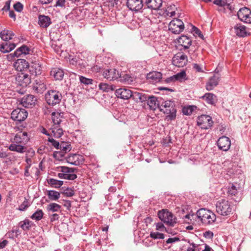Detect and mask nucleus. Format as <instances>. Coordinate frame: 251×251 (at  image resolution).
<instances>
[{
    "instance_id": "nucleus-1",
    "label": "nucleus",
    "mask_w": 251,
    "mask_h": 251,
    "mask_svg": "<svg viewBox=\"0 0 251 251\" xmlns=\"http://www.w3.org/2000/svg\"><path fill=\"white\" fill-rule=\"evenodd\" d=\"M176 205L175 215H174V224L179 223H189V221L197 217L204 226L210 225L214 223L216 219L215 214L210 210L205 208L198 210L196 215L191 214L183 203H179V198L176 197L174 200Z\"/></svg>"
},
{
    "instance_id": "nucleus-2",
    "label": "nucleus",
    "mask_w": 251,
    "mask_h": 251,
    "mask_svg": "<svg viewBox=\"0 0 251 251\" xmlns=\"http://www.w3.org/2000/svg\"><path fill=\"white\" fill-rule=\"evenodd\" d=\"M146 101L151 110H155L156 108H159L161 111L168 115L170 119L173 118V112H172L173 105L170 100L162 102L160 106L157 98L154 96L148 97Z\"/></svg>"
},
{
    "instance_id": "nucleus-3",
    "label": "nucleus",
    "mask_w": 251,
    "mask_h": 251,
    "mask_svg": "<svg viewBox=\"0 0 251 251\" xmlns=\"http://www.w3.org/2000/svg\"><path fill=\"white\" fill-rule=\"evenodd\" d=\"M51 118L53 123V125L50 128V130H51V135L55 138H60L63 133V130L60 126L63 118V113L53 112L51 113Z\"/></svg>"
},
{
    "instance_id": "nucleus-4",
    "label": "nucleus",
    "mask_w": 251,
    "mask_h": 251,
    "mask_svg": "<svg viewBox=\"0 0 251 251\" xmlns=\"http://www.w3.org/2000/svg\"><path fill=\"white\" fill-rule=\"evenodd\" d=\"M233 207L231 202L226 199L220 200L216 203V212L223 216L232 214Z\"/></svg>"
},
{
    "instance_id": "nucleus-5",
    "label": "nucleus",
    "mask_w": 251,
    "mask_h": 251,
    "mask_svg": "<svg viewBox=\"0 0 251 251\" xmlns=\"http://www.w3.org/2000/svg\"><path fill=\"white\" fill-rule=\"evenodd\" d=\"M184 14L179 13L176 9V12L174 11V34H178L182 32L184 29V24L182 18Z\"/></svg>"
},
{
    "instance_id": "nucleus-6",
    "label": "nucleus",
    "mask_w": 251,
    "mask_h": 251,
    "mask_svg": "<svg viewBox=\"0 0 251 251\" xmlns=\"http://www.w3.org/2000/svg\"><path fill=\"white\" fill-rule=\"evenodd\" d=\"M45 99L49 105H54L60 102L62 99V94L58 91L51 90L45 95Z\"/></svg>"
},
{
    "instance_id": "nucleus-7",
    "label": "nucleus",
    "mask_w": 251,
    "mask_h": 251,
    "mask_svg": "<svg viewBox=\"0 0 251 251\" xmlns=\"http://www.w3.org/2000/svg\"><path fill=\"white\" fill-rule=\"evenodd\" d=\"M197 125L202 129H207L212 126L213 121L210 116L206 115H202L198 117Z\"/></svg>"
},
{
    "instance_id": "nucleus-8",
    "label": "nucleus",
    "mask_w": 251,
    "mask_h": 251,
    "mask_svg": "<svg viewBox=\"0 0 251 251\" xmlns=\"http://www.w3.org/2000/svg\"><path fill=\"white\" fill-rule=\"evenodd\" d=\"M28 115L27 112L24 109L17 108L11 114V118L15 121L21 122L25 121Z\"/></svg>"
},
{
    "instance_id": "nucleus-9",
    "label": "nucleus",
    "mask_w": 251,
    "mask_h": 251,
    "mask_svg": "<svg viewBox=\"0 0 251 251\" xmlns=\"http://www.w3.org/2000/svg\"><path fill=\"white\" fill-rule=\"evenodd\" d=\"M176 40V41H175L174 42L177 44L175 45L176 48H178L179 47H181L179 49L180 50L188 49L192 44L191 39L185 35H181Z\"/></svg>"
},
{
    "instance_id": "nucleus-10",
    "label": "nucleus",
    "mask_w": 251,
    "mask_h": 251,
    "mask_svg": "<svg viewBox=\"0 0 251 251\" xmlns=\"http://www.w3.org/2000/svg\"><path fill=\"white\" fill-rule=\"evenodd\" d=\"M237 16L240 21L246 23H251V10L249 8L246 7L240 8Z\"/></svg>"
},
{
    "instance_id": "nucleus-11",
    "label": "nucleus",
    "mask_w": 251,
    "mask_h": 251,
    "mask_svg": "<svg viewBox=\"0 0 251 251\" xmlns=\"http://www.w3.org/2000/svg\"><path fill=\"white\" fill-rule=\"evenodd\" d=\"M29 140V136L26 132H19L15 134L11 142L25 146Z\"/></svg>"
},
{
    "instance_id": "nucleus-12",
    "label": "nucleus",
    "mask_w": 251,
    "mask_h": 251,
    "mask_svg": "<svg viewBox=\"0 0 251 251\" xmlns=\"http://www.w3.org/2000/svg\"><path fill=\"white\" fill-rule=\"evenodd\" d=\"M217 145L220 150L227 151L231 146L230 139L225 136L220 137L217 141Z\"/></svg>"
},
{
    "instance_id": "nucleus-13",
    "label": "nucleus",
    "mask_w": 251,
    "mask_h": 251,
    "mask_svg": "<svg viewBox=\"0 0 251 251\" xmlns=\"http://www.w3.org/2000/svg\"><path fill=\"white\" fill-rule=\"evenodd\" d=\"M187 62V56L184 53H178L174 55V66L183 67Z\"/></svg>"
},
{
    "instance_id": "nucleus-14",
    "label": "nucleus",
    "mask_w": 251,
    "mask_h": 251,
    "mask_svg": "<svg viewBox=\"0 0 251 251\" xmlns=\"http://www.w3.org/2000/svg\"><path fill=\"white\" fill-rule=\"evenodd\" d=\"M72 149L71 144L69 143L62 142L60 143L59 150L60 151H55L53 153V156L55 158L62 157L65 153L69 152Z\"/></svg>"
},
{
    "instance_id": "nucleus-15",
    "label": "nucleus",
    "mask_w": 251,
    "mask_h": 251,
    "mask_svg": "<svg viewBox=\"0 0 251 251\" xmlns=\"http://www.w3.org/2000/svg\"><path fill=\"white\" fill-rule=\"evenodd\" d=\"M102 75L109 80H114L121 77L118 71L115 69H109L103 71Z\"/></svg>"
},
{
    "instance_id": "nucleus-16",
    "label": "nucleus",
    "mask_w": 251,
    "mask_h": 251,
    "mask_svg": "<svg viewBox=\"0 0 251 251\" xmlns=\"http://www.w3.org/2000/svg\"><path fill=\"white\" fill-rule=\"evenodd\" d=\"M16 79L17 81L19 82V84L23 87L27 86L31 82V78L29 75L23 72L17 75Z\"/></svg>"
},
{
    "instance_id": "nucleus-17",
    "label": "nucleus",
    "mask_w": 251,
    "mask_h": 251,
    "mask_svg": "<svg viewBox=\"0 0 251 251\" xmlns=\"http://www.w3.org/2000/svg\"><path fill=\"white\" fill-rule=\"evenodd\" d=\"M37 100L32 95H28L23 97L21 100V103L26 108H31L34 106Z\"/></svg>"
},
{
    "instance_id": "nucleus-18",
    "label": "nucleus",
    "mask_w": 251,
    "mask_h": 251,
    "mask_svg": "<svg viewBox=\"0 0 251 251\" xmlns=\"http://www.w3.org/2000/svg\"><path fill=\"white\" fill-rule=\"evenodd\" d=\"M158 216L161 221L169 225H173V216L171 213L163 209L158 212Z\"/></svg>"
},
{
    "instance_id": "nucleus-19",
    "label": "nucleus",
    "mask_w": 251,
    "mask_h": 251,
    "mask_svg": "<svg viewBox=\"0 0 251 251\" xmlns=\"http://www.w3.org/2000/svg\"><path fill=\"white\" fill-rule=\"evenodd\" d=\"M126 5L131 11H138L143 6L142 0H127Z\"/></svg>"
},
{
    "instance_id": "nucleus-20",
    "label": "nucleus",
    "mask_w": 251,
    "mask_h": 251,
    "mask_svg": "<svg viewBox=\"0 0 251 251\" xmlns=\"http://www.w3.org/2000/svg\"><path fill=\"white\" fill-rule=\"evenodd\" d=\"M116 96L122 99L128 100L132 96V91L125 88H121L116 90Z\"/></svg>"
},
{
    "instance_id": "nucleus-21",
    "label": "nucleus",
    "mask_w": 251,
    "mask_h": 251,
    "mask_svg": "<svg viewBox=\"0 0 251 251\" xmlns=\"http://www.w3.org/2000/svg\"><path fill=\"white\" fill-rule=\"evenodd\" d=\"M28 63L24 59H18L14 63L13 66L16 70L21 72L28 69Z\"/></svg>"
},
{
    "instance_id": "nucleus-22",
    "label": "nucleus",
    "mask_w": 251,
    "mask_h": 251,
    "mask_svg": "<svg viewBox=\"0 0 251 251\" xmlns=\"http://www.w3.org/2000/svg\"><path fill=\"white\" fill-rule=\"evenodd\" d=\"M234 29L236 35L240 37H245L250 34L247 31L246 27L241 24H236L234 26Z\"/></svg>"
},
{
    "instance_id": "nucleus-23",
    "label": "nucleus",
    "mask_w": 251,
    "mask_h": 251,
    "mask_svg": "<svg viewBox=\"0 0 251 251\" xmlns=\"http://www.w3.org/2000/svg\"><path fill=\"white\" fill-rule=\"evenodd\" d=\"M220 81L219 76L214 75L209 78L208 82L206 83L205 88L208 91L212 90L214 88L218 85Z\"/></svg>"
},
{
    "instance_id": "nucleus-24",
    "label": "nucleus",
    "mask_w": 251,
    "mask_h": 251,
    "mask_svg": "<svg viewBox=\"0 0 251 251\" xmlns=\"http://www.w3.org/2000/svg\"><path fill=\"white\" fill-rule=\"evenodd\" d=\"M28 70L31 74L37 75L41 74L42 67L38 62H32L30 65L28 64Z\"/></svg>"
},
{
    "instance_id": "nucleus-25",
    "label": "nucleus",
    "mask_w": 251,
    "mask_h": 251,
    "mask_svg": "<svg viewBox=\"0 0 251 251\" xmlns=\"http://www.w3.org/2000/svg\"><path fill=\"white\" fill-rule=\"evenodd\" d=\"M11 142V144H10L8 147V149L10 151H15L19 153H23L25 152L26 148L25 146L14 143L13 142Z\"/></svg>"
},
{
    "instance_id": "nucleus-26",
    "label": "nucleus",
    "mask_w": 251,
    "mask_h": 251,
    "mask_svg": "<svg viewBox=\"0 0 251 251\" xmlns=\"http://www.w3.org/2000/svg\"><path fill=\"white\" fill-rule=\"evenodd\" d=\"M83 157L77 154H73L69 156L67 158V162L74 165L77 166L83 161Z\"/></svg>"
},
{
    "instance_id": "nucleus-27",
    "label": "nucleus",
    "mask_w": 251,
    "mask_h": 251,
    "mask_svg": "<svg viewBox=\"0 0 251 251\" xmlns=\"http://www.w3.org/2000/svg\"><path fill=\"white\" fill-rule=\"evenodd\" d=\"M162 74L159 72L153 71L147 74V78L151 83H155L160 81Z\"/></svg>"
},
{
    "instance_id": "nucleus-28",
    "label": "nucleus",
    "mask_w": 251,
    "mask_h": 251,
    "mask_svg": "<svg viewBox=\"0 0 251 251\" xmlns=\"http://www.w3.org/2000/svg\"><path fill=\"white\" fill-rule=\"evenodd\" d=\"M145 3L149 8L153 10H158L162 5V0H146Z\"/></svg>"
},
{
    "instance_id": "nucleus-29",
    "label": "nucleus",
    "mask_w": 251,
    "mask_h": 251,
    "mask_svg": "<svg viewBox=\"0 0 251 251\" xmlns=\"http://www.w3.org/2000/svg\"><path fill=\"white\" fill-rule=\"evenodd\" d=\"M201 98L204 100L207 103L211 105L215 104L217 100L216 96L211 93H205Z\"/></svg>"
},
{
    "instance_id": "nucleus-30",
    "label": "nucleus",
    "mask_w": 251,
    "mask_h": 251,
    "mask_svg": "<svg viewBox=\"0 0 251 251\" xmlns=\"http://www.w3.org/2000/svg\"><path fill=\"white\" fill-rule=\"evenodd\" d=\"M50 75L51 76L53 77L55 80H61L63 78L64 73L62 69L58 68H54L50 71Z\"/></svg>"
},
{
    "instance_id": "nucleus-31",
    "label": "nucleus",
    "mask_w": 251,
    "mask_h": 251,
    "mask_svg": "<svg viewBox=\"0 0 251 251\" xmlns=\"http://www.w3.org/2000/svg\"><path fill=\"white\" fill-rule=\"evenodd\" d=\"M38 18V24L42 27L46 28L48 27L51 23L50 19L49 16L40 15Z\"/></svg>"
},
{
    "instance_id": "nucleus-32",
    "label": "nucleus",
    "mask_w": 251,
    "mask_h": 251,
    "mask_svg": "<svg viewBox=\"0 0 251 251\" xmlns=\"http://www.w3.org/2000/svg\"><path fill=\"white\" fill-rule=\"evenodd\" d=\"M188 78L186 75V71L184 69L176 75H174V81H178L180 82H185Z\"/></svg>"
},
{
    "instance_id": "nucleus-33",
    "label": "nucleus",
    "mask_w": 251,
    "mask_h": 251,
    "mask_svg": "<svg viewBox=\"0 0 251 251\" xmlns=\"http://www.w3.org/2000/svg\"><path fill=\"white\" fill-rule=\"evenodd\" d=\"M33 89L37 93H42L46 89V85L40 80H36L33 86Z\"/></svg>"
},
{
    "instance_id": "nucleus-34",
    "label": "nucleus",
    "mask_w": 251,
    "mask_h": 251,
    "mask_svg": "<svg viewBox=\"0 0 251 251\" xmlns=\"http://www.w3.org/2000/svg\"><path fill=\"white\" fill-rule=\"evenodd\" d=\"M16 47L14 43H4L0 45V50L3 53H6L11 51Z\"/></svg>"
},
{
    "instance_id": "nucleus-35",
    "label": "nucleus",
    "mask_w": 251,
    "mask_h": 251,
    "mask_svg": "<svg viewBox=\"0 0 251 251\" xmlns=\"http://www.w3.org/2000/svg\"><path fill=\"white\" fill-rule=\"evenodd\" d=\"M133 99L136 101L143 102L147 100L148 96L144 94L138 92H132Z\"/></svg>"
},
{
    "instance_id": "nucleus-36",
    "label": "nucleus",
    "mask_w": 251,
    "mask_h": 251,
    "mask_svg": "<svg viewBox=\"0 0 251 251\" xmlns=\"http://www.w3.org/2000/svg\"><path fill=\"white\" fill-rule=\"evenodd\" d=\"M29 50L28 48L26 46H22L20 48H19L16 50L13 53L10 54L12 56L18 57L22 54L26 55L29 53Z\"/></svg>"
},
{
    "instance_id": "nucleus-37",
    "label": "nucleus",
    "mask_w": 251,
    "mask_h": 251,
    "mask_svg": "<svg viewBox=\"0 0 251 251\" xmlns=\"http://www.w3.org/2000/svg\"><path fill=\"white\" fill-rule=\"evenodd\" d=\"M14 35L12 31L7 29L2 30L0 33V36L2 40L4 41H8L11 39Z\"/></svg>"
},
{
    "instance_id": "nucleus-38",
    "label": "nucleus",
    "mask_w": 251,
    "mask_h": 251,
    "mask_svg": "<svg viewBox=\"0 0 251 251\" xmlns=\"http://www.w3.org/2000/svg\"><path fill=\"white\" fill-rule=\"evenodd\" d=\"M47 195L48 198L52 201H57L60 197V193L54 190H49L47 191Z\"/></svg>"
},
{
    "instance_id": "nucleus-39",
    "label": "nucleus",
    "mask_w": 251,
    "mask_h": 251,
    "mask_svg": "<svg viewBox=\"0 0 251 251\" xmlns=\"http://www.w3.org/2000/svg\"><path fill=\"white\" fill-rule=\"evenodd\" d=\"M197 109V107L195 105H187L183 107L182 112L185 115H191L193 112Z\"/></svg>"
},
{
    "instance_id": "nucleus-40",
    "label": "nucleus",
    "mask_w": 251,
    "mask_h": 251,
    "mask_svg": "<svg viewBox=\"0 0 251 251\" xmlns=\"http://www.w3.org/2000/svg\"><path fill=\"white\" fill-rule=\"evenodd\" d=\"M48 183L51 187L55 188H60L63 184L62 180H57L54 178H50L47 180Z\"/></svg>"
},
{
    "instance_id": "nucleus-41",
    "label": "nucleus",
    "mask_w": 251,
    "mask_h": 251,
    "mask_svg": "<svg viewBox=\"0 0 251 251\" xmlns=\"http://www.w3.org/2000/svg\"><path fill=\"white\" fill-rule=\"evenodd\" d=\"M61 205L56 203H50L47 205V210L48 212H57L61 210Z\"/></svg>"
},
{
    "instance_id": "nucleus-42",
    "label": "nucleus",
    "mask_w": 251,
    "mask_h": 251,
    "mask_svg": "<svg viewBox=\"0 0 251 251\" xmlns=\"http://www.w3.org/2000/svg\"><path fill=\"white\" fill-rule=\"evenodd\" d=\"M51 47L54 49L55 51L59 53L62 51L61 50L62 44L59 40H52L51 43Z\"/></svg>"
},
{
    "instance_id": "nucleus-43",
    "label": "nucleus",
    "mask_w": 251,
    "mask_h": 251,
    "mask_svg": "<svg viewBox=\"0 0 251 251\" xmlns=\"http://www.w3.org/2000/svg\"><path fill=\"white\" fill-rule=\"evenodd\" d=\"M99 87L100 90L107 92L114 90V87L113 85L105 83H100Z\"/></svg>"
},
{
    "instance_id": "nucleus-44",
    "label": "nucleus",
    "mask_w": 251,
    "mask_h": 251,
    "mask_svg": "<svg viewBox=\"0 0 251 251\" xmlns=\"http://www.w3.org/2000/svg\"><path fill=\"white\" fill-rule=\"evenodd\" d=\"M21 227L24 230H28L33 226V223L29 220L25 219L20 223Z\"/></svg>"
},
{
    "instance_id": "nucleus-45",
    "label": "nucleus",
    "mask_w": 251,
    "mask_h": 251,
    "mask_svg": "<svg viewBox=\"0 0 251 251\" xmlns=\"http://www.w3.org/2000/svg\"><path fill=\"white\" fill-rule=\"evenodd\" d=\"M75 169L73 168H69L65 166H61L60 167L59 171L66 174L67 175H75L74 174Z\"/></svg>"
},
{
    "instance_id": "nucleus-46",
    "label": "nucleus",
    "mask_w": 251,
    "mask_h": 251,
    "mask_svg": "<svg viewBox=\"0 0 251 251\" xmlns=\"http://www.w3.org/2000/svg\"><path fill=\"white\" fill-rule=\"evenodd\" d=\"M58 176L60 178L71 180H73L75 179L77 177V176L76 175H67L66 174H64L63 172H61L58 174Z\"/></svg>"
},
{
    "instance_id": "nucleus-47",
    "label": "nucleus",
    "mask_w": 251,
    "mask_h": 251,
    "mask_svg": "<svg viewBox=\"0 0 251 251\" xmlns=\"http://www.w3.org/2000/svg\"><path fill=\"white\" fill-rule=\"evenodd\" d=\"M43 214L44 213L42 210L38 209L32 215L31 218L36 221H39L43 218Z\"/></svg>"
},
{
    "instance_id": "nucleus-48",
    "label": "nucleus",
    "mask_w": 251,
    "mask_h": 251,
    "mask_svg": "<svg viewBox=\"0 0 251 251\" xmlns=\"http://www.w3.org/2000/svg\"><path fill=\"white\" fill-rule=\"evenodd\" d=\"M48 141L50 143L49 145L53 146L56 149L58 150L59 149L60 144L59 143V142L55 140L51 137H49L48 139Z\"/></svg>"
},
{
    "instance_id": "nucleus-49",
    "label": "nucleus",
    "mask_w": 251,
    "mask_h": 251,
    "mask_svg": "<svg viewBox=\"0 0 251 251\" xmlns=\"http://www.w3.org/2000/svg\"><path fill=\"white\" fill-rule=\"evenodd\" d=\"M150 236L154 239H163L164 238V234L158 232H151L150 233Z\"/></svg>"
},
{
    "instance_id": "nucleus-50",
    "label": "nucleus",
    "mask_w": 251,
    "mask_h": 251,
    "mask_svg": "<svg viewBox=\"0 0 251 251\" xmlns=\"http://www.w3.org/2000/svg\"><path fill=\"white\" fill-rule=\"evenodd\" d=\"M79 81L81 83L85 85L91 84L93 81V79L86 78L83 76H79Z\"/></svg>"
},
{
    "instance_id": "nucleus-51",
    "label": "nucleus",
    "mask_w": 251,
    "mask_h": 251,
    "mask_svg": "<svg viewBox=\"0 0 251 251\" xmlns=\"http://www.w3.org/2000/svg\"><path fill=\"white\" fill-rule=\"evenodd\" d=\"M63 194L67 197H72L74 195V190L70 188H67L64 190Z\"/></svg>"
},
{
    "instance_id": "nucleus-52",
    "label": "nucleus",
    "mask_w": 251,
    "mask_h": 251,
    "mask_svg": "<svg viewBox=\"0 0 251 251\" xmlns=\"http://www.w3.org/2000/svg\"><path fill=\"white\" fill-rule=\"evenodd\" d=\"M193 31L194 32V34L198 35V36L201 39H203V35L201 33L200 30L197 28V27L193 26L192 27Z\"/></svg>"
},
{
    "instance_id": "nucleus-53",
    "label": "nucleus",
    "mask_w": 251,
    "mask_h": 251,
    "mask_svg": "<svg viewBox=\"0 0 251 251\" xmlns=\"http://www.w3.org/2000/svg\"><path fill=\"white\" fill-rule=\"evenodd\" d=\"M14 9L17 12H21L23 9V5L20 2H16L14 5Z\"/></svg>"
},
{
    "instance_id": "nucleus-54",
    "label": "nucleus",
    "mask_w": 251,
    "mask_h": 251,
    "mask_svg": "<svg viewBox=\"0 0 251 251\" xmlns=\"http://www.w3.org/2000/svg\"><path fill=\"white\" fill-rule=\"evenodd\" d=\"M237 192L236 187L234 185H232L231 187L228 188V193L231 195H235Z\"/></svg>"
},
{
    "instance_id": "nucleus-55",
    "label": "nucleus",
    "mask_w": 251,
    "mask_h": 251,
    "mask_svg": "<svg viewBox=\"0 0 251 251\" xmlns=\"http://www.w3.org/2000/svg\"><path fill=\"white\" fill-rule=\"evenodd\" d=\"M192 247H189L187 251H199L198 245L193 243L191 244Z\"/></svg>"
},
{
    "instance_id": "nucleus-56",
    "label": "nucleus",
    "mask_w": 251,
    "mask_h": 251,
    "mask_svg": "<svg viewBox=\"0 0 251 251\" xmlns=\"http://www.w3.org/2000/svg\"><path fill=\"white\" fill-rule=\"evenodd\" d=\"M173 243V238H169L163 244V248L165 250L169 249L171 246H169V244Z\"/></svg>"
},
{
    "instance_id": "nucleus-57",
    "label": "nucleus",
    "mask_w": 251,
    "mask_h": 251,
    "mask_svg": "<svg viewBox=\"0 0 251 251\" xmlns=\"http://www.w3.org/2000/svg\"><path fill=\"white\" fill-rule=\"evenodd\" d=\"M28 207V202L27 201H24L22 204H21L19 207V210L20 211H24Z\"/></svg>"
},
{
    "instance_id": "nucleus-58",
    "label": "nucleus",
    "mask_w": 251,
    "mask_h": 251,
    "mask_svg": "<svg viewBox=\"0 0 251 251\" xmlns=\"http://www.w3.org/2000/svg\"><path fill=\"white\" fill-rule=\"evenodd\" d=\"M156 230H159L161 231H164L165 228L164 225L162 223H157L155 224Z\"/></svg>"
},
{
    "instance_id": "nucleus-59",
    "label": "nucleus",
    "mask_w": 251,
    "mask_h": 251,
    "mask_svg": "<svg viewBox=\"0 0 251 251\" xmlns=\"http://www.w3.org/2000/svg\"><path fill=\"white\" fill-rule=\"evenodd\" d=\"M203 236L206 238H212L213 236V233L211 231H207L203 233Z\"/></svg>"
},
{
    "instance_id": "nucleus-60",
    "label": "nucleus",
    "mask_w": 251,
    "mask_h": 251,
    "mask_svg": "<svg viewBox=\"0 0 251 251\" xmlns=\"http://www.w3.org/2000/svg\"><path fill=\"white\" fill-rule=\"evenodd\" d=\"M213 3L217 5L223 6L225 5L226 2L223 0H215Z\"/></svg>"
},
{
    "instance_id": "nucleus-61",
    "label": "nucleus",
    "mask_w": 251,
    "mask_h": 251,
    "mask_svg": "<svg viewBox=\"0 0 251 251\" xmlns=\"http://www.w3.org/2000/svg\"><path fill=\"white\" fill-rule=\"evenodd\" d=\"M59 219V215L57 214H52L50 216V221L53 222L56 220H57Z\"/></svg>"
},
{
    "instance_id": "nucleus-62",
    "label": "nucleus",
    "mask_w": 251,
    "mask_h": 251,
    "mask_svg": "<svg viewBox=\"0 0 251 251\" xmlns=\"http://www.w3.org/2000/svg\"><path fill=\"white\" fill-rule=\"evenodd\" d=\"M7 235L8 237L10 238L14 239L17 237V235L15 234L13 230H12L11 231L7 233Z\"/></svg>"
},
{
    "instance_id": "nucleus-63",
    "label": "nucleus",
    "mask_w": 251,
    "mask_h": 251,
    "mask_svg": "<svg viewBox=\"0 0 251 251\" xmlns=\"http://www.w3.org/2000/svg\"><path fill=\"white\" fill-rule=\"evenodd\" d=\"M65 1V0H57L55 5L62 7L64 5Z\"/></svg>"
},
{
    "instance_id": "nucleus-64",
    "label": "nucleus",
    "mask_w": 251,
    "mask_h": 251,
    "mask_svg": "<svg viewBox=\"0 0 251 251\" xmlns=\"http://www.w3.org/2000/svg\"><path fill=\"white\" fill-rule=\"evenodd\" d=\"M193 68L195 69L198 72H202V70H201V67L198 64H194Z\"/></svg>"
}]
</instances>
